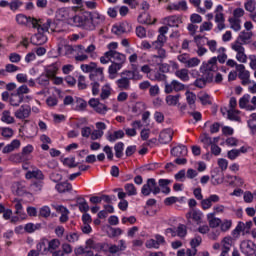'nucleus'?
Instances as JSON below:
<instances>
[{"label": "nucleus", "instance_id": "obj_15", "mask_svg": "<svg viewBox=\"0 0 256 256\" xmlns=\"http://www.w3.org/2000/svg\"><path fill=\"white\" fill-rule=\"evenodd\" d=\"M131 29V24L122 22L112 27V33H114V35H123V33H129Z\"/></svg>", "mask_w": 256, "mask_h": 256}, {"label": "nucleus", "instance_id": "obj_41", "mask_svg": "<svg viewBox=\"0 0 256 256\" xmlns=\"http://www.w3.org/2000/svg\"><path fill=\"white\" fill-rule=\"evenodd\" d=\"M232 227H233V220H231V219L221 220V223H220L221 233H228V231H231Z\"/></svg>", "mask_w": 256, "mask_h": 256}, {"label": "nucleus", "instance_id": "obj_61", "mask_svg": "<svg viewBox=\"0 0 256 256\" xmlns=\"http://www.w3.org/2000/svg\"><path fill=\"white\" fill-rule=\"evenodd\" d=\"M228 119H230L231 121H241V117H239V111L235 109H229Z\"/></svg>", "mask_w": 256, "mask_h": 256}, {"label": "nucleus", "instance_id": "obj_51", "mask_svg": "<svg viewBox=\"0 0 256 256\" xmlns=\"http://www.w3.org/2000/svg\"><path fill=\"white\" fill-rule=\"evenodd\" d=\"M50 77L46 74H41L37 79L36 82L40 87H47L49 85Z\"/></svg>", "mask_w": 256, "mask_h": 256}, {"label": "nucleus", "instance_id": "obj_35", "mask_svg": "<svg viewBox=\"0 0 256 256\" xmlns=\"http://www.w3.org/2000/svg\"><path fill=\"white\" fill-rule=\"evenodd\" d=\"M59 71V67L57 64L53 63L50 65L45 66L44 72L45 74L50 78L53 79V77H56L57 72Z\"/></svg>", "mask_w": 256, "mask_h": 256}, {"label": "nucleus", "instance_id": "obj_30", "mask_svg": "<svg viewBox=\"0 0 256 256\" xmlns=\"http://www.w3.org/2000/svg\"><path fill=\"white\" fill-rule=\"evenodd\" d=\"M21 147V140L14 139L10 144L6 145L2 152L3 153H12V151H17Z\"/></svg>", "mask_w": 256, "mask_h": 256}, {"label": "nucleus", "instance_id": "obj_60", "mask_svg": "<svg viewBox=\"0 0 256 256\" xmlns=\"http://www.w3.org/2000/svg\"><path fill=\"white\" fill-rule=\"evenodd\" d=\"M123 147H125L123 142H118L114 146L115 155L118 159H121V157H123Z\"/></svg>", "mask_w": 256, "mask_h": 256}, {"label": "nucleus", "instance_id": "obj_44", "mask_svg": "<svg viewBox=\"0 0 256 256\" xmlns=\"http://www.w3.org/2000/svg\"><path fill=\"white\" fill-rule=\"evenodd\" d=\"M236 73H238L239 79H245L247 77H251V72L245 68V65L240 64L237 66Z\"/></svg>", "mask_w": 256, "mask_h": 256}, {"label": "nucleus", "instance_id": "obj_28", "mask_svg": "<svg viewBox=\"0 0 256 256\" xmlns=\"http://www.w3.org/2000/svg\"><path fill=\"white\" fill-rule=\"evenodd\" d=\"M111 58H112V63H117L120 65H123L127 61V56L125 54L117 52V51H112L110 52Z\"/></svg>", "mask_w": 256, "mask_h": 256}, {"label": "nucleus", "instance_id": "obj_10", "mask_svg": "<svg viewBox=\"0 0 256 256\" xmlns=\"http://www.w3.org/2000/svg\"><path fill=\"white\" fill-rule=\"evenodd\" d=\"M217 69V57H212L208 60V62H203L200 67V71H202V73H204V75L207 77H209V74L213 75L211 72L217 71Z\"/></svg>", "mask_w": 256, "mask_h": 256}, {"label": "nucleus", "instance_id": "obj_20", "mask_svg": "<svg viewBox=\"0 0 256 256\" xmlns=\"http://www.w3.org/2000/svg\"><path fill=\"white\" fill-rule=\"evenodd\" d=\"M12 205L15 209V215H18V217H21V219H27V214H25V211H23V203L21 200L17 198L13 199Z\"/></svg>", "mask_w": 256, "mask_h": 256}, {"label": "nucleus", "instance_id": "obj_19", "mask_svg": "<svg viewBox=\"0 0 256 256\" xmlns=\"http://www.w3.org/2000/svg\"><path fill=\"white\" fill-rule=\"evenodd\" d=\"M57 213H60V223H67L69 221V209L63 205H52Z\"/></svg>", "mask_w": 256, "mask_h": 256}, {"label": "nucleus", "instance_id": "obj_32", "mask_svg": "<svg viewBox=\"0 0 256 256\" xmlns=\"http://www.w3.org/2000/svg\"><path fill=\"white\" fill-rule=\"evenodd\" d=\"M25 177L26 179H38L40 181H43L45 179V175H43V172L37 168L32 171H28Z\"/></svg>", "mask_w": 256, "mask_h": 256}, {"label": "nucleus", "instance_id": "obj_25", "mask_svg": "<svg viewBox=\"0 0 256 256\" xmlns=\"http://www.w3.org/2000/svg\"><path fill=\"white\" fill-rule=\"evenodd\" d=\"M249 103H251V95L245 94L239 100L240 109H246L247 111H253L255 109V107Z\"/></svg>", "mask_w": 256, "mask_h": 256}, {"label": "nucleus", "instance_id": "obj_31", "mask_svg": "<svg viewBox=\"0 0 256 256\" xmlns=\"http://www.w3.org/2000/svg\"><path fill=\"white\" fill-rule=\"evenodd\" d=\"M167 11H187V2L180 1L178 3H172L167 6Z\"/></svg>", "mask_w": 256, "mask_h": 256}, {"label": "nucleus", "instance_id": "obj_58", "mask_svg": "<svg viewBox=\"0 0 256 256\" xmlns=\"http://www.w3.org/2000/svg\"><path fill=\"white\" fill-rule=\"evenodd\" d=\"M217 51L219 53V55L216 57L217 61H219L221 64L225 63V61H227V53H225V47H220Z\"/></svg>", "mask_w": 256, "mask_h": 256}, {"label": "nucleus", "instance_id": "obj_1", "mask_svg": "<svg viewBox=\"0 0 256 256\" xmlns=\"http://www.w3.org/2000/svg\"><path fill=\"white\" fill-rule=\"evenodd\" d=\"M143 75L134 70H124L120 74V78L116 80V85L120 91H129L131 89V81H141Z\"/></svg>", "mask_w": 256, "mask_h": 256}, {"label": "nucleus", "instance_id": "obj_26", "mask_svg": "<svg viewBox=\"0 0 256 256\" xmlns=\"http://www.w3.org/2000/svg\"><path fill=\"white\" fill-rule=\"evenodd\" d=\"M253 39V32L241 31L236 39L242 45H249Z\"/></svg>", "mask_w": 256, "mask_h": 256}, {"label": "nucleus", "instance_id": "obj_62", "mask_svg": "<svg viewBox=\"0 0 256 256\" xmlns=\"http://www.w3.org/2000/svg\"><path fill=\"white\" fill-rule=\"evenodd\" d=\"M230 27L233 31H239L241 29V20H237L235 18L229 19Z\"/></svg>", "mask_w": 256, "mask_h": 256}, {"label": "nucleus", "instance_id": "obj_16", "mask_svg": "<svg viewBox=\"0 0 256 256\" xmlns=\"http://www.w3.org/2000/svg\"><path fill=\"white\" fill-rule=\"evenodd\" d=\"M12 193L18 195V197H23L27 193V184L25 182H14L12 184Z\"/></svg>", "mask_w": 256, "mask_h": 256}, {"label": "nucleus", "instance_id": "obj_4", "mask_svg": "<svg viewBox=\"0 0 256 256\" xmlns=\"http://www.w3.org/2000/svg\"><path fill=\"white\" fill-rule=\"evenodd\" d=\"M75 13H77V7H62L56 11V19L58 21H63L67 25H73L75 19Z\"/></svg>", "mask_w": 256, "mask_h": 256}, {"label": "nucleus", "instance_id": "obj_46", "mask_svg": "<svg viewBox=\"0 0 256 256\" xmlns=\"http://www.w3.org/2000/svg\"><path fill=\"white\" fill-rule=\"evenodd\" d=\"M175 76L180 79V81H189V70L187 68L176 70Z\"/></svg>", "mask_w": 256, "mask_h": 256}, {"label": "nucleus", "instance_id": "obj_54", "mask_svg": "<svg viewBox=\"0 0 256 256\" xmlns=\"http://www.w3.org/2000/svg\"><path fill=\"white\" fill-rule=\"evenodd\" d=\"M61 249L62 251L57 252L58 256L71 255L73 253V248L67 243L62 244Z\"/></svg>", "mask_w": 256, "mask_h": 256}, {"label": "nucleus", "instance_id": "obj_33", "mask_svg": "<svg viewBox=\"0 0 256 256\" xmlns=\"http://www.w3.org/2000/svg\"><path fill=\"white\" fill-rule=\"evenodd\" d=\"M208 225L211 229H217L221 226V218L215 217V214H207Z\"/></svg>", "mask_w": 256, "mask_h": 256}, {"label": "nucleus", "instance_id": "obj_34", "mask_svg": "<svg viewBox=\"0 0 256 256\" xmlns=\"http://www.w3.org/2000/svg\"><path fill=\"white\" fill-rule=\"evenodd\" d=\"M23 99H25V96L16 93H12L10 95V105H12V107H19L21 105V103H23Z\"/></svg>", "mask_w": 256, "mask_h": 256}, {"label": "nucleus", "instance_id": "obj_63", "mask_svg": "<svg viewBox=\"0 0 256 256\" xmlns=\"http://www.w3.org/2000/svg\"><path fill=\"white\" fill-rule=\"evenodd\" d=\"M244 8L246 9V11H248V13H253L256 9V2L254 0H248L244 4Z\"/></svg>", "mask_w": 256, "mask_h": 256}, {"label": "nucleus", "instance_id": "obj_7", "mask_svg": "<svg viewBox=\"0 0 256 256\" xmlns=\"http://www.w3.org/2000/svg\"><path fill=\"white\" fill-rule=\"evenodd\" d=\"M141 193L144 197H149L151 193H153V195H159L161 188L157 185V181L154 178H149L142 186Z\"/></svg>", "mask_w": 256, "mask_h": 256}, {"label": "nucleus", "instance_id": "obj_29", "mask_svg": "<svg viewBox=\"0 0 256 256\" xmlns=\"http://www.w3.org/2000/svg\"><path fill=\"white\" fill-rule=\"evenodd\" d=\"M200 142L203 143L205 149H209L213 143H219V138H211L207 134L200 135Z\"/></svg>", "mask_w": 256, "mask_h": 256}, {"label": "nucleus", "instance_id": "obj_37", "mask_svg": "<svg viewBox=\"0 0 256 256\" xmlns=\"http://www.w3.org/2000/svg\"><path fill=\"white\" fill-rule=\"evenodd\" d=\"M179 99H181V95L177 94V95H168L166 96V105H168V107H177V105H179Z\"/></svg>", "mask_w": 256, "mask_h": 256}, {"label": "nucleus", "instance_id": "obj_9", "mask_svg": "<svg viewBox=\"0 0 256 256\" xmlns=\"http://www.w3.org/2000/svg\"><path fill=\"white\" fill-rule=\"evenodd\" d=\"M41 19L33 18V17H27L24 14H17L16 15V23L21 25L22 27H29L30 25L32 27H39V21Z\"/></svg>", "mask_w": 256, "mask_h": 256}, {"label": "nucleus", "instance_id": "obj_14", "mask_svg": "<svg viewBox=\"0 0 256 256\" xmlns=\"http://www.w3.org/2000/svg\"><path fill=\"white\" fill-rule=\"evenodd\" d=\"M31 115V106L22 105L18 110L14 112V116L16 119H20L21 121H25V119H29Z\"/></svg>", "mask_w": 256, "mask_h": 256}, {"label": "nucleus", "instance_id": "obj_23", "mask_svg": "<svg viewBox=\"0 0 256 256\" xmlns=\"http://www.w3.org/2000/svg\"><path fill=\"white\" fill-rule=\"evenodd\" d=\"M202 241H203V239L201 238V236H196L195 238H193L190 242L192 249H187L186 255L187 256L197 255V249H195V247H199V245H201Z\"/></svg>", "mask_w": 256, "mask_h": 256}, {"label": "nucleus", "instance_id": "obj_45", "mask_svg": "<svg viewBox=\"0 0 256 256\" xmlns=\"http://www.w3.org/2000/svg\"><path fill=\"white\" fill-rule=\"evenodd\" d=\"M236 239L237 238H234L233 236H225L221 240V247L226 248V249H231V247H233V245H235Z\"/></svg>", "mask_w": 256, "mask_h": 256}, {"label": "nucleus", "instance_id": "obj_52", "mask_svg": "<svg viewBox=\"0 0 256 256\" xmlns=\"http://www.w3.org/2000/svg\"><path fill=\"white\" fill-rule=\"evenodd\" d=\"M39 229H41V224L39 223H28L24 226V231H26V233H35V231H39Z\"/></svg>", "mask_w": 256, "mask_h": 256}, {"label": "nucleus", "instance_id": "obj_39", "mask_svg": "<svg viewBox=\"0 0 256 256\" xmlns=\"http://www.w3.org/2000/svg\"><path fill=\"white\" fill-rule=\"evenodd\" d=\"M1 121L6 125H12V123H15V118L11 115V111L4 110L1 115Z\"/></svg>", "mask_w": 256, "mask_h": 256}, {"label": "nucleus", "instance_id": "obj_8", "mask_svg": "<svg viewBox=\"0 0 256 256\" xmlns=\"http://www.w3.org/2000/svg\"><path fill=\"white\" fill-rule=\"evenodd\" d=\"M253 227V222L248 221V222H238L236 225L235 229L232 230L231 235L234 239H239L242 235H248L250 233L251 228Z\"/></svg>", "mask_w": 256, "mask_h": 256}, {"label": "nucleus", "instance_id": "obj_64", "mask_svg": "<svg viewBox=\"0 0 256 256\" xmlns=\"http://www.w3.org/2000/svg\"><path fill=\"white\" fill-rule=\"evenodd\" d=\"M248 127L250 129L255 130L256 129V114H252L248 120Z\"/></svg>", "mask_w": 256, "mask_h": 256}, {"label": "nucleus", "instance_id": "obj_2", "mask_svg": "<svg viewBox=\"0 0 256 256\" xmlns=\"http://www.w3.org/2000/svg\"><path fill=\"white\" fill-rule=\"evenodd\" d=\"M51 19H48L46 22L43 20L38 21V27H32L33 29H37L38 33L32 36L31 41L33 45H45L48 41L47 31L51 27Z\"/></svg>", "mask_w": 256, "mask_h": 256}, {"label": "nucleus", "instance_id": "obj_48", "mask_svg": "<svg viewBox=\"0 0 256 256\" xmlns=\"http://www.w3.org/2000/svg\"><path fill=\"white\" fill-rule=\"evenodd\" d=\"M222 21H225V16L223 15V5H218L215 9V23Z\"/></svg>", "mask_w": 256, "mask_h": 256}, {"label": "nucleus", "instance_id": "obj_42", "mask_svg": "<svg viewBox=\"0 0 256 256\" xmlns=\"http://www.w3.org/2000/svg\"><path fill=\"white\" fill-rule=\"evenodd\" d=\"M165 43H167V36L158 35L157 39L152 42V47L154 49H162V47L165 46Z\"/></svg>", "mask_w": 256, "mask_h": 256}, {"label": "nucleus", "instance_id": "obj_12", "mask_svg": "<svg viewBox=\"0 0 256 256\" xmlns=\"http://www.w3.org/2000/svg\"><path fill=\"white\" fill-rule=\"evenodd\" d=\"M186 219L188 223H196L197 225H200V223H203V214L201 211L193 210L191 209L189 212L186 213Z\"/></svg>", "mask_w": 256, "mask_h": 256}, {"label": "nucleus", "instance_id": "obj_50", "mask_svg": "<svg viewBox=\"0 0 256 256\" xmlns=\"http://www.w3.org/2000/svg\"><path fill=\"white\" fill-rule=\"evenodd\" d=\"M186 96V101L188 103V105H190V107H195V101H197V95H195V93L191 92V91H186L185 93Z\"/></svg>", "mask_w": 256, "mask_h": 256}, {"label": "nucleus", "instance_id": "obj_17", "mask_svg": "<svg viewBox=\"0 0 256 256\" xmlns=\"http://www.w3.org/2000/svg\"><path fill=\"white\" fill-rule=\"evenodd\" d=\"M105 23V16L97 11L90 12V24L93 29L97 27V25H101Z\"/></svg>", "mask_w": 256, "mask_h": 256}, {"label": "nucleus", "instance_id": "obj_3", "mask_svg": "<svg viewBox=\"0 0 256 256\" xmlns=\"http://www.w3.org/2000/svg\"><path fill=\"white\" fill-rule=\"evenodd\" d=\"M97 50V46L95 44H90L87 48L83 45H76L74 47L75 55V61H79L80 63H83V61H87L89 59V56L94 58L95 57V51Z\"/></svg>", "mask_w": 256, "mask_h": 256}, {"label": "nucleus", "instance_id": "obj_24", "mask_svg": "<svg viewBox=\"0 0 256 256\" xmlns=\"http://www.w3.org/2000/svg\"><path fill=\"white\" fill-rule=\"evenodd\" d=\"M241 251L244 255L252 256L255 254V249L253 248V242L245 240L240 244Z\"/></svg>", "mask_w": 256, "mask_h": 256}, {"label": "nucleus", "instance_id": "obj_18", "mask_svg": "<svg viewBox=\"0 0 256 256\" xmlns=\"http://www.w3.org/2000/svg\"><path fill=\"white\" fill-rule=\"evenodd\" d=\"M162 23L168 25V27H179L183 23V20L181 16L173 15L163 18Z\"/></svg>", "mask_w": 256, "mask_h": 256}, {"label": "nucleus", "instance_id": "obj_11", "mask_svg": "<svg viewBox=\"0 0 256 256\" xmlns=\"http://www.w3.org/2000/svg\"><path fill=\"white\" fill-rule=\"evenodd\" d=\"M49 253L47 238H42L36 246V250H31L28 256H43Z\"/></svg>", "mask_w": 256, "mask_h": 256}, {"label": "nucleus", "instance_id": "obj_56", "mask_svg": "<svg viewBox=\"0 0 256 256\" xmlns=\"http://www.w3.org/2000/svg\"><path fill=\"white\" fill-rule=\"evenodd\" d=\"M0 133H1L2 137H4V139H11V137H13V135L15 134L13 129H11L9 127L0 128Z\"/></svg>", "mask_w": 256, "mask_h": 256}, {"label": "nucleus", "instance_id": "obj_59", "mask_svg": "<svg viewBox=\"0 0 256 256\" xmlns=\"http://www.w3.org/2000/svg\"><path fill=\"white\" fill-rule=\"evenodd\" d=\"M39 217H43L44 219L51 217V208L49 206H42L39 209Z\"/></svg>", "mask_w": 256, "mask_h": 256}, {"label": "nucleus", "instance_id": "obj_38", "mask_svg": "<svg viewBox=\"0 0 256 256\" xmlns=\"http://www.w3.org/2000/svg\"><path fill=\"white\" fill-rule=\"evenodd\" d=\"M55 189L58 193H67L69 191H73V186L69 182H62L56 184Z\"/></svg>", "mask_w": 256, "mask_h": 256}, {"label": "nucleus", "instance_id": "obj_40", "mask_svg": "<svg viewBox=\"0 0 256 256\" xmlns=\"http://www.w3.org/2000/svg\"><path fill=\"white\" fill-rule=\"evenodd\" d=\"M125 137V132L123 130L115 131L114 133H110L107 135V141H110V143H115V141L119 139H123Z\"/></svg>", "mask_w": 256, "mask_h": 256}, {"label": "nucleus", "instance_id": "obj_22", "mask_svg": "<svg viewBox=\"0 0 256 256\" xmlns=\"http://www.w3.org/2000/svg\"><path fill=\"white\" fill-rule=\"evenodd\" d=\"M172 139H173V130L165 129L162 132H160L159 143H161L162 145H167V143H171Z\"/></svg>", "mask_w": 256, "mask_h": 256}, {"label": "nucleus", "instance_id": "obj_55", "mask_svg": "<svg viewBox=\"0 0 256 256\" xmlns=\"http://www.w3.org/2000/svg\"><path fill=\"white\" fill-rule=\"evenodd\" d=\"M201 65V60L197 57H189L188 58V63L186 64V67L188 69H193L195 67H199Z\"/></svg>", "mask_w": 256, "mask_h": 256}, {"label": "nucleus", "instance_id": "obj_13", "mask_svg": "<svg viewBox=\"0 0 256 256\" xmlns=\"http://www.w3.org/2000/svg\"><path fill=\"white\" fill-rule=\"evenodd\" d=\"M89 105L96 111V113H99V115H105L109 109L107 106L101 102H99L98 99L92 98L89 100Z\"/></svg>", "mask_w": 256, "mask_h": 256}, {"label": "nucleus", "instance_id": "obj_27", "mask_svg": "<svg viewBox=\"0 0 256 256\" xmlns=\"http://www.w3.org/2000/svg\"><path fill=\"white\" fill-rule=\"evenodd\" d=\"M211 81H213V74H208V76L204 74L202 78L196 79L194 85L195 87H199V89H203V87H205L207 83H211Z\"/></svg>", "mask_w": 256, "mask_h": 256}, {"label": "nucleus", "instance_id": "obj_6", "mask_svg": "<svg viewBox=\"0 0 256 256\" xmlns=\"http://www.w3.org/2000/svg\"><path fill=\"white\" fill-rule=\"evenodd\" d=\"M81 71L83 73H90L91 81H95V77H97L98 81H103V68L97 67V63L90 62L89 64H82L80 66Z\"/></svg>", "mask_w": 256, "mask_h": 256}, {"label": "nucleus", "instance_id": "obj_49", "mask_svg": "<svg viewBox=\"0 0 256 256\" xmlns=\"http://www.w3.org/2000/svg\"><path fill=\"white\" fill-rule=\"evenodd\" d=\"M244 44H241V42H239V40H235L234 42H232L230 44V47L232 49V51H234V53L239 54L243 51H245V47L243 46Z\"/></svg>", "mask_w": 256, "mask_h": 256}, {"label": "nucleus", "instance_id": "obj_47", "mask_svg": "<svg viewBox=\"0 0 256 256\" xmlns=\"http://www.w3.org/2000/svg\"><path fill=\"white\" fill-rule=\"evenodd\" d=\"M113 91V88H111L110 84H106L102 87L101 89V93H100V97L101 99L105 100V99H109V97H111V93Z\"/></svg>", "mask_w": 256, "mask_h": 256}, {"label": "nucleus", "instance_id": "obj_43", "mask_svg": "<svg viewBox=\"0 0 256 256\" xmlns=\"http://www.w3.org/2000/svg\"><path fill=\"white\" fill-rule=\"evenodd\" d=\"M155 21H157V19H154V21L151 22V16L146 12H143L138 16V23H141L142 25H153Z\"/></svg>", "mask_w": 256, "mask_h": 256}, {"label": "nucleus", "instance_id": "obj_5", "mask_svg": "<svg viewBox=\"0 0 256 256\" xmlns=\"http://www.w3.org/2000/svg\"><path fill=\"white\" fill-rule=\"evenodd\" d=\"M72 27H81L88 31H93V24H91V12L85 11L80 14H74Z\"/></svg>", "mask_w": 256, "mask_h": 256}, {"label": "nucleus", "instance_id": "obj_57", "mask_svg": "<svg viewBox=\"0 0 256 256\" xmlns=\"http://www.w3.org/2000/svg\"><path fill=\"white\" fill-rule=\"evenodd\" d=\"M124 189L126 191V194L129 195V197H133L137 195V188L134 184L128 183L125 184Z\"/></svg>", "mask_w": 256, "mask_h": 256}, {"label": "nucleus", "instance_id": "obj_21", "mask_svg": "<svg viewBox=\"0 0 256 256\" xmlns=\"http://www.w3.org/2000/svg\"><path fill=\"white\" fill-rule=\"evenodd\" d=\"M46 245H48V253H52L55 256H59L57 253H59V251H57V249H59V247H61V241L57 238H54L52 240H47Z\"/></svg>", "mask_w": 256, "mask_h": 256}, {"label": "nucleus", "instance_id": "obj_36", "mask_svg": "<svg viewBox=\"0 0 256 256\" xmlns=\"http://www.w3.org/2000/svg\"><path fill=\"white\" fill-rule=\"evenodd\" d=\"M171 154L174 155V157H185V155H187V147L185 145H177L172 148Z\"/></svg>", "mask_w": 256, "mask_h": 256}, {"label": "nucleus", "instance_id": "obj_53", "mask_svg": "<svg viewBox=\"0 0 256 256\" xmlns=\"http://www.w3.org/2000/svg\"><path fill=\"white\" fill-rule=\"evenodd\" d=\"M198 99L202 103V105H211V96L206 92H200L198 94Z\"/></svg>", "mask_w": 256, "mask_h": 256}]
</instances>
